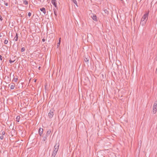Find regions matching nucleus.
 Returning a JSON list of instances; mask_svg holds the SVG:
<instances>
[{"label": "nucleus", "mask_w": 157, "mask_h": 157, "mask_svg": "<svg viewBox=\"0 0 157 157\" xmlns=\"http://www.w3.org/2000/svg\"><path fill=\"white\" fill-rule=\"evenodd\" d=\"M157 110V101H155L153 107V112L155 114Z\"/></svg>", "instance_id": "f257e3e1"}, {"label": "nucleus", "mask_w": 157, "mask_h": 157, "mask_svg": "<svg viewBox=\"0 0 157 157\" xmlns=\"http://www.w3.org/2000/svg\"><path fill=\"white\" fill-rule=\"evenodd\" d=\"M59 144L58 143H56L54 147V151L53 152L57 154V151L59 149Z\"/></svg>", "instance_id": "f03ea898"}, {"label": "nucleus", "mask_w": 157, "mask_h": 157, "mask_svg": "<svg viewBox=\"0 0 157 157\" xmlns=\"http://www.w3.org/2000/svg\"><path fill=\"white\" fill-rule=\"evenodd\" d=\"M54 110L53 109L50 110L49 113L48 114V116L50 119H51L53 117L54 115Z\"/></svg>", "instance_id": "7ed1b4c3"}, {"label": "nucleus", "mask_w": 157, "mask_h": 157, "mask_svg": "<svg viewBox=\"0 0 157 157\" xmlns=\"http://www.w3.org/2000/svg\"><path fill=\"white\" fill-rule=\"evenodd\" d=\"M149 13V11L147 12H146L143 16L142 18H144V20L147 21V20L148 17V15Z\"/></svg>", "instance_id": "20e7f679"}, {"label": "nucleus", "mask_w": 157, "mask_h": 157, "mask_svg": "<svg viewBox=\"0 0 157 157\" xmlns=\"http://www.w3.org/2000/svg\"><path fill=\"white\" fill-rule=\"evenodd\" d=\"M43 132V128H40L38 130V133L40 136H41Z\"/></svg>", "instance_id": "39448f33"}, {"label": "nucleus", "mask_w": 157, "mask_h": 157, "mask_svg": "<svg viewBox=\"0 0 157 157\" xmlns=\"http://www.w3.org/2000/svg\"><path fill=\"white\" fill-rule=\"evenodd\" d=\"M40 10L42 12L44 13V15H45L46 14V11L45 10V9L44 8L42 7V8H40Z\"/></svg>", "instance_id": "423d86ee"}, {"label": "nucleus", "mask_w": 157, "mask_h": 157, "mask_svg": "<svg viewBox=\"0 0 157 157\" xmlns=\"http://www.w3.org/2000/svg\"><path fill=\"white\" fill-rule=\"evenodd\" d=\"M147 21H140V25L142 26H144V25H145L146 24V23L147 22Z\"/></svg>", "instance_id": "0eeeda50"}, {"label": "nucleus", "mask_w": 157, "mask_h": 157, "mask_svg": "<svg viewBox=\"0 0 157 157\" xmlns=\"http://www.w3.org/2000/svg\"><path fill=\"white\" fill-rule=\"evenodd\" d=\"M42 136L43 138L42 140L43 141H45L47 140L48 136L46 135H44V134Z\"/></svg>", "instance_id": "6e6552de"}, {"label": "nucleus", "mask_w": 157, "mask_h": 157, "mask_svg": "<svg viewBox=\"0 0 157 157\" xmlns=\"http://www.w3.org/2000/svg\"><path fill=\"white\" fill-rule=\"evenodd\" d=\"M89 57L88 56H85L84 58V60L85 62H88L89 61Z\"/></svg>", "instance_id": "1a4fd4ad"}, {"label": "nucleus", "mask_w": 157, "mask_h": 157, "mask_svg": "<svg viewBox=\"0 0 157 157\" xmlns=\"http://www.w3.org/2000/svg\"><path fill=\"white\" fill-rule=\"evenodd\" d=\"M92 19L94 21H97V17L95 15L93 14V15L92 16Z\"/></svg>", "instance_id": "9d476101"}, {"label": "nucleus", "mask_w": 157, "mask_h": 157, "mask_svg": "<svg viewBox=\"0 0 157 157\" xmlns=\"http://www.w3.org/2000/svg\"><path fill=\"white\" fill-rule=\"evenodd\" d=\"M14 39L16 41H17L18 39V34L17 33H16L15 36L14 37Z\"/></svg>", "instance_id": "9b49d317"}, {"label": "nucleus", "mask_w": 157, "mask_h": 157, "mask_svg": "<svg viewBox=\"0 0 157 157\" xmlns=\"http://www.w3.org/2000/svg\"><path fill=\"white\" fill-rule=\"evenodd\" d=\"M51 130H49L47 132V133L45 135L48 136L50 135V133H51Z\"/></svg>", "instance_id": "f8f14e48"}, {"label": "nucleus", "mask_w": 157, "mask_h": 157, "mask_svg": "<svg viewBox=\"0 0 157 157\" xmlns=\"http://www.w3.org/2000/svg\"><path fill=\"white\" fill-rule=\"evenodd\" d=\"M20 116H17L16 118V121L17 122H19V120H20Z\"/></svg>", "instance_id": "ddd939ff"}, {"label": "nucleus", "mask_w": 157, "mask_h": 157, "mask_svg": "<svg viewBox=\"0 0 157 157\" xmlns=\"http://www.w3.org/2000/svg\"><path fill=\"white\" fill-rule=\"evenodd\" d=\"M52 4L55 6V7L56 8V9H58V7L57 5L56 2L52 3Z\"/></svg>", "instance_id": "4468645a"}, {"label": "nucleus", "mask_w": 157, "mask_h": 157, "mask_svg": "<svg viewBox=\"0 0 157 157\" xmlns=\"http://www.w3.org/2000/svg\"><path fill=\"white\" fill-rule=\"evenodd\" d=\"M14 87H15L14 84L11 85L10 87V89H12V90L14 89Z\"/></svg>", "instance_id": "2eb2a0df"}, {"label": "nucleus", "mask_w": 157, "mask_h": 157, "mask_svg": "<svg viewBox=\"0 0 157 157\" xmlns=\"http://www.w3.org/2000/svg\"><path fill=\"white\" fill-rule=\"evenodd\" d=\"M105 13L106 14H109V11L106 9H105L104 10Z\"/></svg>", "instance_id": "dca6fc26"}, {"label": "nucleus", "mask_w": 157, "mask_h": 157, "mask_svg": "<svg viewBox=\"0 0 157 157\" xmlns=\"http://www.w3.org/2000/svg\"><path fill=\"white\" fill-rule=\"evenodd\" d=\"M72 1L77 6V3L76 0H72Z\"/></svg>", "instance_id": "f3484780"}, {"label": "nucleus", "mask_w": 157, "mask_h": 157, "mask_svg": "<svg viewBox=\"0 0 157 157\" xmlns=\"http://www.w3.org/2000/svg\"><path fill=\"white\" fill-rule=\"evenodd\" d=\"M17 79L18 78H17L14 77L13 80L15 82H17Z\"/></svg>", "instance_id": "a211bd4d"}, {"label": "nucleus", "mask_w": 157, "mask_h": 157, "mask_svg": "<svg viewBox=\"0 0 157 157\" xmlns=\"http://www.w3.org/2000/svg\"><path fill=\"white\" fill-rule=\"evenodd\" d=\"M23 3L26 5H27L28 4V2L27 1L25 0L23 2Z\"/></svg>", "instance_id": "6ab92c4d"}, {"label": "nucleus", "mask_w": 157, "mask_h": 157, "mask_svg": "<svg viewBox=\"0 0 157 157\" xmlns=\"http://www.w3.org/2000/svg\"><path fill=\"white\" fill-rule=\"evenodd\" d=\"M25 48L23 47L21 48V52H23L25 51Z\"/></svg>", "instance_id": "aec40b11"}, {"label": "nucleus", "mask_w": 157, "mask_h": 157, "mask_svg": "<svg viewBox=\"0 0 157 157\" xmlns=\"http://www.w3.org/2000/svg\"><path fill=\"white\" fill-rule=\"evenodd\" d=\"M56 154L53 152L52 157H55Z\"/></svg>", "instance_id": "412c9836"}, {"label": "nucleus", "mask_w": 157, "mask_h": 157, "mask_svg": "<svg viewBox=\"0 0 157 157\" xmlns=\"http://www.w3.org/2000/svg\"><path fill=\"white\" fill-rule=\"evenodd\" d=\"M15 61V60L12 61L11 59H10L9 60V62L10 63H13Z\"/></svg>", "instance_id": "4be33fe9"}, {"label": "nucleus", "mask_w": 157, "mask_h": 157, "mask_svg": "<svg viewBox=\"0 0 157 157\" xmlns=\"http://www.w3.org/2000/svg\"><path fill=\"white\" fill-rule=\"evenodd\" d=\"M51 2L52 3L56 2V0H51Z\"/></svg>", "instance_id": "5701e85b"}, {"label": "nucleus", "mask_w": 157, "mask_h": 157, "mask_svg": "<svg viewBox=\"0 0 157 157\" xmlns=\"http://www.w3.org/2000/svg\"><path fill=\"white\" fill-rule=\"evenodd\" d=\"M8 42V40H5V41H4V44H7Z\"/></svg>", "instance_id": "b1692460"}, {"label": "nucleus", "mask_w": 157, "mask_h": 157, "mask_svg": "<svg viewBox=\"0 0 157 157\" xmlns=\"http://www.w3.org/2000/svg\"><path fill=\"white\" fill-rule=\"evenodd\" d=\"M3 138H4V136H3V135H2L0 137V139L2 140H3Z\"/></svg>", "instance_id": "393cba45"}, {"label": "nucleus", "mask_w": 157, "mask_h": 157, "mask_svg": "<svg viewBox=\"0 0 157 157\" xmlns=\"http://www.w3.org/2000/svg\"><path fill=\"white\" fill-rule=\"evenodd\" d=\"M60 44L59 43H58L57 44V48H58V47H59L60 46Z\"/></svg>", "instance_id": "a878e982"}, {"label": "nucleus", "mask_w": 157, "mask_h": 157, "mask_svg": "<svg viewBox=\"0 0 157 157\" xmlns=\"http://www.w3.org/2000/svg\"><path fill=\"white\" fill-rule=\"evenodd\" d=\"M31 15V13L30 12H29L28 13V16L29 17H30Z\"/></svg>", "instance_id": "bb28decb"}, {"label": "nucleus", "mask_w": 157, "mask_h": 157, "mask_svg": "<svg viewBox=\"0 0 157 157\" xmlns=\"http://www.w3.org/2000/svg\"><path fill=\"white\" fill-rule=\"evenodd\" d=\"M4 4L6 6H8V4L7 3H5V2H4Z\"/></svg>", "instance_id": "cd10ccee"}, {"label": "nucleus", "mask_w": 157, "mask_h": 157, "mask_svg": "<svg viewBox=\"0 0 157 157\" xmlns=\"http://www.w3.org/2000/svg\"><path fill=\"white\" fill-rule=\"evenodd\" d=\"M54 14L56 16H57V11L54 12Z\"/></svg>", "instance_id": "c85d7f7f"}, {"label": "nucleus", "mask_w": 157, "mask_h": 157, "mask_svg": "<svg viewBox=\"0 0 157 157\" xmlns=\"http://www.w3.org/2000/svg\"><path fill=\"white\" fill-rule=\"evenodd\" d=\"M146 21V20L144 19V18H143L142 17L141 19V21Z\"/></svg>", "instance_id": "c756f323"}, {"label": "nucleus", "mask_w": 157, "mask_h": 157, "mask_svg": "<svg viewBox=\"0 0 157 157\" xmlns=\"http://www.w3.org/2000/svg\"><path fill=\"white\" fill-rule=\"evenodd\" d=\"M58 10V9H56V8H54L53 9V11H54V12H55V11H57V10Z\"/></svg>", "instance_id": "7c9ffc66"}, {"label": "nucleus", "mask_w": 157, "mask_h": 157, "mask_svg": "<svg viewBox=\"0 0 157 157\" xmlns=\"http://www.w3.org/2000/svg\"><path fill=\"white\" fill-rule=\"evenodd\" d=\"M5 132L4 131H3L2 132V135L3 136V135H5Z\"/></svg>", "instance_id": "2f4dec72"}, {"label": "nucleus", "mask_w": 157, "mask_h": 157, "mask_svg": "<svg viewBox=\"0 0 157 157\" xmlns=\"http://www.w3.org/2000/svg\"><path fill=\"white\" fill-rule=\"evenodd\" d=\"M3 19L2 18V17L0 15V20L1 21H2V20Z\"/></svg>", "instance_id": "473e14b6"}, {"label": "nucleus", "mask_w": 157, "mask_h": 157, "mask_svg": "<svg viewBox=\"0 0 157 157\" xmlns=\"http://www.w3.org/2000/svg\"><path fill=\"white\" fill-rule=\"evenodd\" d=\"M0 59L1 60H2V57L1 55H0Z\"/></svg>", "instance_id": "72a5a7b5"}, {"label": "nucleus", "mask_w": 157, "mask_h": 157, "mask_svg": "<svg viewBox=\"0 0 157 157\" xmlns=\"http://www.w3.org/2000/svg\"><path fill=\"white\" fill-rule=\"evenodd\" d=\"M61 38H59L58 43H60V42H61Z\"/></svg>", "instance_id": "f704fd0d"}, {"label": "nucleus", "mask_w": 157, "mask_h": 157, "mask_svg": "<svg viewBox=\"0 0 157 157\" xmlns=\"http://www.w3.org/2000/svg\"><path fill=\"white\" fill-rule=\"evenodd\" d=\"M12 131H13V132H15V129L13 128L12 129Z\"/></svg>", "instance_id": "c9c22d12"}, {"label": "nucleus", "mask_w": 157, "mask_h": 157, "mask_svg": "<svg viewBox=\"0 0 157 157\" xmlns=\"http://www.w3.org/2000/svg\"><path fill=\"white\" fill-rule=\"evenodd\" d=\"M42 41L43 42H44L45 41V39H44V38H43L42 39Z\"/></svg>", "instance_id": "e433bc0d"}, {"label": "nucleus", "mask_w": 157, "mask_h": 157, "mask_svg": "<svg viewBox=\"0 0 157 157\" xmlns=\"http://www.w3.org/2000/svg\"><path fill=\"white\" fill-rule=\"evenodd\" d=\"M11 74H12V73H10V77H11Z\"/></svg>", "instance_id": "4c0bfd02"}, {"label": "nucleus", "mask_w": 157, "mask_h": 157, "mask_svg": "<svg viewBox=\"0 0 157 157\" xmlns=\"http://www.w3.org/2000/svg\"><path fill=\"white\" fill-rule=\"evenodd\" d=\"M36 79H35V80H34V82H36Z\"/></svg>", "instance_id": "58836bf2"}, {"label": "nucleus", "mask_w": 157, "mask_h": 157, "mask_svg": "<svg viewBox=\"0 0 157 157\" xmlns=\"http://www.w3.org/2000/svg\"><path fill=\"white\" fill-rule=\"evenodd\" d=\"M2 36V35H1V33H0V37H1Z\"/></svg>", "instance_id": "ea45409f"}, {"label": "nucleus", "mask_w": 157, "mask_h": 157, "mask_svg": "<svg viewBox=\"0 0 157 157\" xmlns=\"http://www.w3.org/2000/svg\"><path fill=\"white\" fill-rule=\"evenodd\" d=\"M40 67H39V69H40Z\"/></svg>", "instance_id": "a19ab883"}, {"label": "nucleus", "mask_w": 157, "mask_h": 157, "mask_svg": "<svg viewBox=\"0 0 157 157\" xmlns=\"http://www.w3.org/2000/svg\"><path fill=\"white\" fill-rule=\"evenodd\" d=\"M14 74H13V76H14Z\"/></svg>", "instance_id": "79ce46f5"}, {"label": "nucleus", "mask_w": 157, "mask_h": 157, "mask_svg": "<svg viewBox=\"0 0 157 157\" xmlns=\"http://www.w3.org/2000/svg\"><path fill=\"white\" fill-rule=\"evenodd\" d=\"M15 3H16V0H15Z\"/></svg>", "instance_id": "37998d69"}, {"label": "nucleus", "mask_w": 157, "mask_h": 157, "mask_svg": "<svg viewBox=\"0 0 157 157\" xmlns=\"http://www.w3.org/2000/svg\"><path fill=\"white\" fill-rule=\"evenodd\" d=\"M157 70V69H156V70Z\"/></svg>", "instance_id": "c03bdc74"}, {"label": "nucleus", "mask_w": 157, "mask_h": 157, "mask_svg": "<svg viewBox=\"0 0 157 157\" xmlns=\"http://www.w3.org/2000/svg\"><path fill=\"white\" fill-rule=\"evenodd\" d=\"M122 0H121V1H122Z\"/></svg>", "instance_id": "a18cd8bd"}]
</instances>
